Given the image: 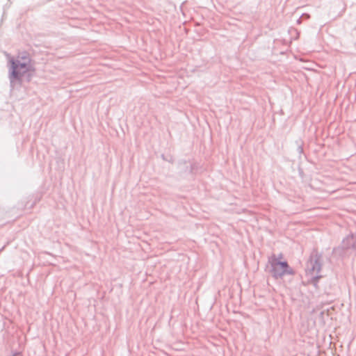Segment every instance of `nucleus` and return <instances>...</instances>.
<instances>
[{
	"instance_id": "obj_1",
	"label": "nucleus",
	"mask_w": 356,
	"mask_h": 356,
	"mask_svg": "<svg viewBox=\"0 0 356 356\" xmlns=\"http://www.w3.org/2000/svg\"><path fill=\"white\" fill-rule=\"evenodd\" d=\"M10 62L12 65V76L15 79H19L26 72L33 70L31 59L26 54L18 56L15 60L11 59Z\"/></svg>"
},
{
	"instance_id": "obj_2",
	"label": "nucleus",
	"mask_w": 356,
	"mask_h": 356,
	"mask_svg": "<svg viewBox=\"0 0 356 356\" xmlns=\"http://www.w3.org/2000/svg\"><path fill=\"white\" fill-rule=\"evenodd\" d=\"M273 273L275 277H282L286 274H293L286 262H277L273 264Z\"/></svg>"
},
{
	"instance_id": "obj_3",
	"label": "nucleus",
	"mask_w": 356,
	"mask_h": 356,
	"mask_svg": "<svg viewBox=\"0 0 356 356\" xmlns=\"http://www.w3.org/2000/svg\"><path fill=\"white\" fill-rule=\"evenodd\" d=\"M309 265L311 266V268L308 267L307 270V273L312 278L315 279L316 281L320 277L317 274L320 272L321 270V264L316 260L310 261Z\"/></svg>"
}]
</instances>
